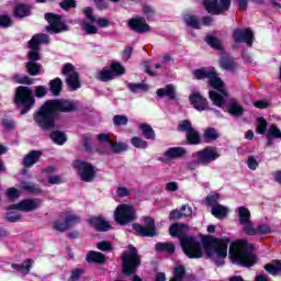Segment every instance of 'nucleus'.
Wrapping results in <instances>:
<instances>
[{
    "label": "nucleus",
    "mask_w": 281,
    "mask_h": 281,
    "mask_svg": "<svg viewBox=\"0 0 281 281\" xmlns=\"http://www.w3.org/2000/svg\"><path fill=\"white\" fill-rule=\"evenodd\" d=\"M24 190L30 192V194H41L43 192V190L36 184H25Z\"/></svg>",
    "instance_id": "60"
},
{
    "label": "nucleus",
    "mask_w": 281,
    "mask_h": 281,
    "mask_svg": "<svg viewBox=\"0 0 281 281\" xmlns=\"http://www.w3.org/2000/svg\"><path fill=\"white\" fill-rule=\"evenodd\" d=\"M41 201L38 199H24L16 204L5 206L7 212L12 210H19L20 212H34L37 207H41Z\"/></svg>",
    "instance_id": "13"
},
{
    "label": "nucleus",
    "mask_w": 281,
    "mask_h": 281,
    "mask_svg": "<svg viewBox=\"0 0 281 281\" xmlns=\"http://www.w3.org/2000/svg\"><path fill=\"white\" fill-rule=\"evenodd\" d=\"M220 12H227L232 8V0H220L218 3Z\"/></svg>",
    "instance_id": "61"
},
{
    "label": "nucleus",
    "mask_w": 281,
    "mask_h": 281,
    "mask_svg": "<svg viewBox=\"0 0 281 281\" xmlns=\"http://www.w3.org/2000/svg\"><path fill=\"white\" fill-rule=\"evenodd\" d=\"M238 214H239V225H245V223H249L251 221V212L249 211V209L245 206H239Z\"/></svg>",
    "instance_id": "39"
},
{
    "label": "nucleus",
    "mask_w": 281,
    "mask_h": 281,
    "mask_svg": "<svg viewBox=\"0 0 281 281\" xmlns=\"http://www.w3.org/2000/svg\"><path fill=\"white\" fill-rule=\"evenodd\" d=\"M155 249L158 254H173L176 247L172 241H167V243H157L155 245Z\"/></svg>",
    "instance_id": "36"
},
{
    "label": "nucleus",
    "mask_w": 281,
    "mask_h": 281,
    "mask_svg": "<svg viewBox=\"0 0 281 281\" xmlns=\"http://www.w3.org/2000/svg\"><path fill=\"white\" fill-rule=\"evenodd\" d=\"M41 157H43V151L41 150L29 151V154H26L23 159L24 168H32L34 164H38V161L41 160Z\"/></svg>",
    "instance_id": "23"
},
{
    "label": "nucleus",
    "mask_w": 281,
    "mask_h": 281,
    "mask_svg": "<svg viewBox=\"0 0 281 281\" xmlns=\"http://www.w3.org/2000/svg\"><path fill=\"white\" fill-rule=\"evenodd\" d=\"M196 160H191L187 164L188 170H196L199 166H207V164H212V161H216L221 154H218V148L214 146H206L201 150L192 154Z\"/></svg>",
    "instance_id": "5"
},
{
    "label": "nucleus",
    "mask_w": 281,
    "mask_h": 281,
    "mask_svg": "<svg viewBox=\"0 0 281 281\" xmlns=\"http://www.w3.org/2000/svg\"><path fill=\"white\" fill-rule=\"evenodd\" d=\"M188 155V150L183 147H170L166 150V159H181Z\"/></svg>",
    "instance_id": "26"
},
{
    "label": "nucleus",
    "mask_w": 281,
    "mask_h": 281,
    "mask_svg": "<svg viewBox=\"0 0 281 281\" xmlns=\"http://www.w3.org/2000/svg\"><path fill=\"white\" fill-rule=\"evenodd\" d=\"M156 95H158V98H168V100H177V91L172 85H167L165 88H159L156 91Z\"/></svg>",
    "instance_id": "27"
},
{
    "label": "nucleus",
    "mask_w": 281,
    "mask_h": 281,
    "mask_svg": "<svg viewBox=\"0 0 281 281\" xmlns=\"http://www.w3.org/2000/svg\"><path fill=\"white\" fill-rule=\"evenodd\" d=\"M221 135H218V131L214 127H209L204 131L203 138L205 144H210V142H216Z\"/></svg>",
    "instance_id": "38"
},
{
    "label": "nucleus",
    "mask_w": 281,
    "mask_h": 281,
    "mask_svg": "<svg viewBox=\"0 0 281 281\" xmlns=\"http://www.w3.org/2000/svg\"><path fill=\"white\" fill-rule=\"evenodd\" d=\"M221 199V194L214 193V194H209L205 198V204L209 207H216L218 205V200Z\"/></svg>",
    "instance_id": "50"
},
{
    "label": "nucleus",
    "mask_w": 281,
    "mask_h": 281,
    "mask_svg": "<svg viewBox=\"0 0 281 281\" xmlns=\"http://www.w3.org/2000/svg\"><path fill=\"white\" fill-rule=\"evenodd\" d=\"M41 64L36 61H26L25 69L29 76H38L41 74Z\"/></svg>",
    "instance_id": "42"
},
{
    "label": "nucleus",
    "mask_w": 281,
    "mask_h": 281,
    "mask_svg": "<svg viewBox=\"0 0 281 281\" xmlns=\"http://www.w3.org/2000/svg\"><path fill=\"white\" fill-rule=\"evenodd\" d=\"M128 89L132 93H139V91H148V86L146 83H130Z\"/></svg>",
    "instance_id": "54"
},
{
    "label": "nucleus",
    "mask_w": 281,
    "mask_h": 281,
    "mask_svg": "<svg viewBox=\"0 0 281 281\" xmlns=\"http://www.w3.org/2000/svg\"><path fill=\"white\" fill-rule=\"evenodd\" d=\"M177 131L186 133L187 144L189 146H199L202 144L201 134L194 127L189 120H183L178 124Z\"/></svg>",
    "instance_id": "10"
},
{
    "label": "nucleus",
    "mask_w": 281,
    "mask_h": 281,
    "mask_svg": "<svg viewBox=\"0 0 281 281\" xmlns=\"http://www.w3.org/2000/svg\"><path fill=\"white\" fill-rule=\"evenodd\" d=\"M202 5L206 10V12L209 14H212L213 16H218L220 14H222L218 7V0H203Z\"/></svg>",
    "instance_id": "28"
},
{
    "label": "nucleus",
    "mask_w": 281,
    "mask_h": 281,
    "mask_svg": "<svg viewBox=\"0 0 281 281\" xmlns=\"http://www.w3.org/2000/svg\"><path fill=\"white\" fill-rule=\"evenodd\" d=\"M218 65L224 71H236L238 69V64L227 54L220 57Z\"/></svg>",
    "instance_id": "22"
},
{
    "label": "nucleus",
    "mask_w": 281,
    "mask_h": 281,
    "mask_svg": "<svg viewBox=\"0 0 281 281\" xmlns=\"http://www.w3.org/2000/svg\"><path fill=\"white\" fill-rule=\"evenodd\" d=\"M80 223V216L69 214L66 215L64 221L56 220L53 222V228L56 229V232H67V229H71V227H76Z\"/></svg>",
    "instance_id": "14"
},
{
    "label": "nucleus",
    "mask_w": 281,
    "mask_h": 281,
    "mask_svg": "<svg viewBox=\"0 0 281 281\" xmlns=\"http://www.w3.org/2000/svg\"><path fill=\"white\" fill-rule=\"evenodd\" d=\"M201 243L192 235L180 238L181 249L191 260L203 258L204 249L206 258H211L215 267H224L227 258V247L232 243L229 237L218 238L206 235L201 238Z\"/></svg>",
    "instance_id": "1"
},
{
    "label": "nucleus",
    "mask_w": 281,
    "mask_h": 281,
    "mask_svg": "<svg viewBox=\"0 0 281 281\" xmlns=\"http://www.w3.org/2000/svg\"><path fill=\"white\" fill-rule=\"evenodd\" d=\"M80 102L69 99H50L33 113L35 124L42 131H52L56 127V115L58 113H76Z\"/></svg>",
    "instance_id": "2"
},
{
    "label": "nucleus",
    "mask_w": 281,
    "mask_h": 281,
    "mask_svg": "<svg viewBox=\"0 0 281 281\" xmlns=\"http://www.w3.org/2000/svg\"><path fill=\"white\" fill-rule=\"evenodd\" d=\"M14 25V22L12 21V18L8 14H1L0 15V27L8 29L12 27Z\"/></svg>",
    "instance_id": "51"
},
{
    "label": "nucleus",
    "mask_w": 281,
    "mask_h": 281,
    "mask_svg": "<svg viewBox=\"0 0 281 281\" xmlns=\"http://www.w3.org/2000/svg\"><path fill=\"white\" fill-rule=\"evenodd\" d=\"M127 26L136 34H147V32H150V25L146 23V19L144 16L130 19L127 21Z\"/></svg>",
    "instance_id": "15"
},
{
    "label": "nucleus",
    "mask_w": 281,
    "mask_h": 281,
    "mask_svg": "<svg viewBox=\"0 0 281 281\" xmlns=\"http://www.w3.org/2000/svg\"><path fill=\"white\" fill-rule=\"evenodd\" d=\"M110 146L112 147L114 155H120L121 153L128 150V145L126 143H115L112 140L110 142Z\"/></svg>",
    "instance_id": "48"
},
{
    "label": "nucleus",
    "mask_w": 281,
    "mask_h": 281,
    "mask_svg": "<svg viewBox=\"0 0 281 281\" xmlns=\"http://www.w3.org/2000/svg\"><path fill=\"white\" fill-rule=\"evenodd\" d=\"M74 166L78 172L80 181L83 183H93L98 177V169L93 164L85 160H75Z\"/></svg>",
    "instance_id": "7"
},
{
    "label": "nucleus",
    "mask_w": 281,
    "mask_h": 281,
    "mask_svg": "<svg viewBox=\"0 0 281 281\" xmlns=\"http://www.w3.org/2000/svg\"><path fill=\"white\" fill-rule=\"evenodd\" d=\"M266 146H274L276 142H273V139H281V131L278 128V126L272 125L269 127L266 134Z\"/></svg>",
    "instance_id": "29"
},
{
    "label": "nucleus",
    "mask_w": 281,
    "mask_h": 281,
    "mask_svg": "<svg viewBox=\"0 0 281 281\" xmlns=\"http://www.w3.org/2000/svg\"><path fill=\"white\" fill-rule=\"evenodd\" d=\"M189 102L193 106V109H195V111L201 112V111H207V109H210V102L199 91H193L189 95Z\"/></svg>",
    "instance_id": "16"
},
{
    "label": "nucleus",
    "mask_w": 281,
    "mask_h": 281,
    "mask_svg": "<svg viewBox=\"0 0 281 281\" xmlns=\"http://www.w3.org/2000/svg\"><path fill=\"white\" fill-rule=\"evenodd\" d=\"M257 234H261V235L271 234V227H269V225L267 224H261L256 228V235Z\"/></svg>",
    "instance_id": "63"
},
{
    "label": "nucleus",
    "mask_w": 281,
    "mask_h": 281,
    "mask_svg": "<svg viewBox=\"0 0 281 281\" xmlns=\"http://www.w3.org/2000/svg\"><path fill=\"white\" fill-rule=\"evenodd\" d=\"M184 23L188 27H192L193 30H201V21L196 15H188L184 18Z\"/></svg>",
    "instance_id": "45"
},
{
    "label": "nucleus",
    "mask_w": 281,
    "mask_h": 281,
    "mask_svg": "<svg viewBox=\"0 0 281 281\" xmlns=\"http://www.w3.org/2000/svg\"><path fill=\"white\" fill-rule=\"evenodd\" d=\"M145 225L134 223L132 229L135 236L140 238H155L157 236V226L155 225V218L150 216H143Z\"/></svg>",
    "instance_id": "8"
},
{
    "label": "nucleus",
    "mask_w": 281,
    "mask_h": 281,
    "mask_svg": "<svg viewBox=\"0 0 281 281\" xmlns=\"http://www.w3.org/2000/svg\"><path fill=\"white\" fill-rule=\"evenodd\" d=\"M48 87L52 95H55V98H58V95L63 93V79H60L59 77L52 79L48 82Z\"/></svg>",
    "instance_id": "31"
},
{
    "label": "nucleus",
    "mask_w": 281,
    "mask_h": 281,
    "mask_svg": "<svg viewBox=\"0 0 281 281\" xmlns=\"http://www.w3.org/2000/svg\"><path fill=\"white\" fill-rule=\"evenodd\" d=\"M86 260L93 265H104L109 259L102 252L90 250L86 256Z\"/></svg>",
    "instance_id": "25"
},
{
    "label": "nucleus",
    "mask_w": 281,
    "mask_h": 281,
    "mask_svg": "<svg viewBox=\"0 0 281 281\" xmlns=\"http://www.w3.org/2000/svg\"><path fill=\"white\" fill-rule=\"evenodd\" d=\"M131 144L134 146V148H138L140 150H146V148H148V143L139 136L132 137Z\"/></svg>",
    "instance_id": "47"
},
{
    "label": "nucleus",
    "mask_w": 281,
    "mask_h": 281,
    "mask_svg": "<svg viewBox=\"0 0 281 281\" xmlns=\"http://www.w3.org/2000/svg\"><path fill=\"white\" fill-rule=\"evenodd\" d=\"M45 95H47L45 86H37L34 90L27 86H19L13 102L16 109H20V115H27V112L36 106V98L43 99Z\"/></svg>",
    "instance_id": "4"
},
{
    "label": "nucleus",
    "mask_w": 281,
    "mask_h": 281,
    "mask_svg": "<svg viewBox=\"0 0 281 281\" xmlns=\"http://www.w3.org/2000/svg\"><path fill=\"white\" fill-rule=\"evenodd\" d=\"M45 43L49 44V35L40 33L33 35V37L29 41L30 52L27 54L29 63H36V60H41V45Z\"/></svg>",
    "instance_id": "9"
},
{
    "label": "nucleus",
    "mask_w": 281,
    "mask_h": 281,
    "mask_svg": "<svg viewBox=\"0 0 281 281\" xmlns=\"http://www.w3.org/2000/svg\"><path fill=\"white\" fill-rule=\"evenodd\" d=\"M45 20L49 24L46 26L48 34H60V32H69V26L63 22V18L54 13H45Z\"/></svg>",
    "instance_id": "11"
},
{
    "label": "nucleus",
    "mask_w": 281,
    "mask_h": 281,
    "mask_svg": "<svg viewBox=\"0 0 281 281\" xmlns=\"http://www.w3.org/2000/svg\"><path fill=\"white\" fill-rule=\"evenodd\" d=\"M256 247L247 239H238L229 245L228 259L232 265L249 269L258 262V257L254 254Z\"/></svg>",
    "instance_id": "3"
},
{
    "label": "nucleus",
    "mask_w": 281,
    "mask_h": 281,
    "mask_svg": "<svg viewBox=\"0 0 281 281\" xmlns=\"http://www.w3.org/2000/svg\"><path fill=\"white\" fill-rule=\"evenodd\" d=\"M263 269L270 276H278L279 273H281V260L274 259L272 263L265 265Z\"/></svg>",
    "instance_id": "35"
},
{
    "label": "nucleus",
    "mask_w": 281,
    "mask_h": 281,
    "mask_svg": "<svg viewBox=\"0 0 281 281\" xmlns=\"http://www.w3.org/2000/svg\"><path fill=\"white\" fill-rule=\"evenodd\" d=\"M211 213L215 218H225L227 216L228 210L227 206L217 204L216 206L212 207Z\"/></svg>",
    "instance_id": "43"
},
{
    "label": "nucleus",
    "mask_w": 281,
    "mask_h": 281,
    "mask_svg": "<svg viewBox=\"0 0 281 281\" xmlns=\"http://www.w3.org/2000/svg\"><path fill=\"white\" fill-rule=\"evenodd\" d=\"M114 221L121 227H126L137 221V211L132 204H119L114 210Z\"/></svg>",
    "instance_id": "6"
},
{
    "label": "nucleus",
    "mask_w": 281,
    "mask_h": 281,
    "mask_svg": "<svg viewBox=\"0 0 281 281\" xmlns=\"http://www.w3.org/2000/svg\"><path fill=\"white\" fill-rule=\"evenodd\" d=\"M227 113H229L232 117H243L245 115V108L235 101V99H231L228 101Z\"/></svg>",
    "instance_id": "24"
},
{
    "label": "nucleus",
    "mask_w": 281,
    "mask_h": 281,
    "mask_svg": "<svg viewBox=\"0 0 281 281\" xmlns=\"http://www.w3.org/2000/svg\"><path fill=\"white\" fill-rule=\"evenodd\" d=\"M205 43L209 44L212 49H216L217 52H223V42L214 35H206L204 38Z\"/></svg>",
    "instance_id": "37"
},
{
    "label": "nucleus",
    "mask_w": 281,
    "mask_h": 281,
    "mask_svg": "<svg viewBox=\"0 0 281 281\" xmlns=\"http://www.w3.org/2000/svg\"><path fill=\"white\" fill-rule=\"evenodd\" d=\"M66 83L72 91H78V89L82 87V83H80V75L76 71L67 76Z\"/></svg>",
    "instance_id": "32"
},
{
    "label": "nucleus",
    "mask_w": 281,
    "mask_h": 281,
    "mask_svg": "<svg viewBox=\"0 0 281 281\" xmlns=\"http://www.w3.org/2000/svg\"><path fill=\"white\" fill-rule=\"evenodd\" d=\"M139 128L145 137V139H153L155 140V130L149 124L143 123L139 125Z\"/></svg>",
    "instance_id": "44"
},
{
    "label": "nucleus",
    "mask_w": 281,
    "mask_h": 281,
    "mask_svg": "<svg viewBox=\"0 0 281 281\" xmlns=\"http://www.w3.org/2000/svg\"><path fill=\"white\" fill-rule=\"evenodd\" d=\"M78 5V2L76 0H61L59 2V8H61V10H71V8H76Z\"/></svg>",
    "instance_id": "56"
},
{
    "label": "nucleus",
    "mask_w": 281,
    "mask_h": 281,
    "mask_svg": "<svg viewBox=\"0 0 281 281\" xmlns=\"http://www.w3.org/2000/svg\"><path fill=\"white\" fill-rule=\"evenodd\" d=\"M34 267V259H25L22 263H11V269H14V271H18V273H21L23 278L25 276H30V271H32V268Z\"/></svg>",
    "instance_id": "20"
},
{
    "label": "nucleus",
    "mask_w": 281,
    "mask_h": 281,
    "mask_svg": "<svg viewBox=\"0 0 281 281\" xmlns=\"http://www.w3.org/2000/svg\"><path fill=\"white\" fill-rule=\"evenodd\" d=\"M49 137L52 139V142L54 144H56L57 146H64L65 143L67 142V134H65V132H61V131H53L50 134H49Z\"/></svg>",
    "instance_id": "34"
},
{
    "label": "nucleus",
    "mask_w": 281,
    "mask_h": 281,
    "mask_svg": "<svg viewBox=\"0 0 281 281\" xmlns=\"http://www.w3.org/2000/svg\"><path fill=\"white\" fill-rule=\"evenodd\" d=\"M209 98L211 100V102H213V104L215 106H218L220 109H223V106H225V102H227V100L225 98H227V95H223V93L215 91V90H210L209 91Z\"/></svg>",
    "instance_id": "30"
},
{
    "label": "nucleus",
    "mask_w": 281,
    "mask_h": 281,
    "mask_svg": "<svg viewBox=\"0 0 281 281\" xmlns=\"http://www.w3.org/2000/svg\"><path fill=\"white\" fill-rule=\"evenodd\" d=\"M143 13L145 14V16L147 19H153V16H155V14H156V11H155V8H153V5L144 4L143 5Z\"/></svg>",
    "instance_id": "59"
},
{
    "label": "nucleus",
    "mask_w": 281,
    "mask_h": 281,
    "mask_svg": "<svg viewBox=\"0 0 281 281\" xmlns=\"http://www.w3.org/2000/svg\"><path fill=\"white\" fill-rule=\"evenodd\" d=\"M169 234L172 238H184L188 234V224L183 223H175L171 224L169 227Z\"/></svg>",
    "instance_id": "21"
},
{
    "label": "nucleus",
    "mask_w": 281,
    "mask_h": 281,
    "mask_svg": "<svg viewBox=\"0 0 281 281\" xmlns=\"http://www.w3.org/2000/svg\"><path fill=\"white\" fill-rule=\"evenodd\" d=\"M7 196H8L9 201H14L21 196V191H19V189H16L14 187L9 188L7 191Z\"/></svg>",
    "instance_id": "57"
},
{
    "label": "nucleus",
    "mask_w": 281,
    "mask_h": 281,
    "mask_svg": "<svg viewBox=\"0 0 281 281\" xmlns=\"http://www.w3.org/2000/svg\"><path fill=\"white\" fill-rule=\"evenodd\" d=\"M267 126H269V123H267V119H265L263 116L258 117L256 133H258V135H267Z\"/></svg>",
    "instance_id": "46"
},
{
    "label": "nucleus",
    "mask_w": 281,
    "mask_h": 281,
    "mask_svg": "<svg viewBox=\"0 0 281 281\" xmlns=\"http://www.w3.org/2000/svg\"><path fill=\"white\" fill-rule=\"evenodd\" d=\"M85 273L83 269L77 268L71 271L70 278L68 279L69 281H78L80 280V277Z\"/></svg>",
    "instance_id": "62"
},
{
    "label": "nucleus",
    "mask_w": 281,
    "mask_h": 281,
    "mask_svg": "<svg viewBox=\"0 0 281 281\" xmlns=\"http://www.w3.org/2000/svg\"><path fill=\"white\" fill-rule=\"evenodd\" d=\"M97 249H99L100 251H111V249H113V245L111 244V241H99L97 244Z\"/></svg>",
    "instance_id": "58"
},
{
    "label": "nucleus",
    "mask_w": 281,
    "mask_h": 281,
    "mask_svg": "<svg viewBox=\"0 0 281 281\" xmlns=\"http://www.w3.org/2000/svg\"><path fill=\"white\" fill-rule=\"evenodd\" d=\"M188 216H192V209H188L187 213L179 210H172L169 213V221H181V218H188Z\"/></svg>",
    "instance_id": "40"
},
{
    "label": "nucleus",
    "mask_w": 281,
    "mask_h": 281,
    "mask_svg": "<svg viewBox=\"0 0 281 281\" xmlns=\"http://www.w3.org/2000/svg\"><path fill=\"white\" fill-rule=\"evenodd\" d=\"M244 225V234H246V236H256V227H254V222H247Z\"/></svg>",
    "instance_id": "55"
},
{
    "label": "nucleus",
    "mask_w": 281,
    "mask_h": 281,
    "mask_svg": "<svg viewBox=\"0 0 281 281\" xmlns=\"http://www.w3.org/2000/svg\"><path fill=\"white\" fill-rule=\"evenodd\" d=\"M216 68L211 67V68H198L193 70V77L195 80H205L207 78L210 80L211 76L214 74Z\"/></svg>",
    "instance_id": "33"
},
{
    "label": "nucleus",
    "mask_w": 281,
    "mask_h": 281,
    "mask_svg": "<svg viewBox=\"0 0 281 281\" xmlns=\"http://www.w3.org/2000/svg\"><path fill=\"white\" fill-rule=\"evenodd\" d=\"M82 146L86 150V153H88V155H91V153H93V147L91 146V136L83 134L82 135Z\"/></svg>",
    "instance_id": "53"
},
{
    "label": "nucleus",
    "mask_w": 281,
    "mask_h": 281,
    "mask_svg": "<svg viewBox=\"0 0 281 281\" xmlns=\"http://www.w3.org/2000/svg\"><path fill=\"white\" fill-rule=\"evenodd\" d=\"M113 78V71L111 69L103 68L98 74V80L101 82H109Z\"/></svg>",
    "instance_id": "49"
},
{
    "label": "nucleus",
    "mask_w": 281,
    "mask_h": 281,
    "mask_svg": "<svg viewBox=\"0 0 281 281\" xmlns=\"http://www.w3.org/2000/svg\"><path fill=\"white\" fill-rule=\"evenodd\" d=\"M82 30H85L86 34H88L89 36H91V34H98V27H95L94 25L89 24V23H86L82 26Z\"/></svg>",
    "instance_id": "64"
},
{
    "label": "nucleus",
    "mask_w": 281,
    "mask_h": 281,
    "mask_svg": "<svg viewBox=\"0 0 281 281\" xmlns=\"http://www.w3.org/2000/svg\"><path fill=\"white\" fill-rule=\"evenodd\" d=\"M113 124L114 126H126L128 124V116L122 114L114 115Z\"/></svg>",
    "instance_id": "52"
},
{
    "label": "nucleus",
    "mask_w": 281,
    "mask_h": 281,
    "mask_svg": "<svg viewBox=\"0 0 281 281\" xmlns=\"http://www.w3.org/2000/svg\"><path fill=\"white\" fill-rule=\"evenodd\" d=\"M14 19H25L32 16V5L27 3L20 2L13 8Z\"/></svg>",
    "instance_id": "19"
},
{
    "label": "nucleus",
    "mask_w": 281,
    "mask_h": 281,
    "mask_svg": "<svg viewBox=\"0 0 281 281\" xmlns=\"http://www.w3.org/2000/svg\"><path fill=\"white\" fill-rule=\"evenodd\" d=\"M110 71H112L113 78H117L120 76H124L126 74V68L122 66V64L117 61H113L110 64Z\"/></svg>",
    "instance_id": "41"
},
{
    "label": "nucleus",
    "mask_w": 281,
    "mask_h": 281,
    "mask_svg": "<svg viewBox=\"0 0 281 281\" xmlns=\"http://www.w3.org/2000/svg\"><path fill=\"white\" fill-rule=\"evenodd\" d=\"M88 223L91 227H94L95 232H110L112 229L111 224L100 216L88 218Z\"/></svg>",
    "instance_id": "17"
},
{
    "label": "nucleus",
    "mask_w": 281,
    "mask_h": 281,
    "mask_svg": "<svg viewBox=\"0 0 281 281\" xmlns=\"http://www.w3.org/2000/svg\"><path fill=\"white\" fill-rule=\"evenodd\" d=\"M209 85L212 87V89L222 93V95H229L227 90H225V82L223 79H221V77H218V72H216V70L213 71L211 78L209 79Z\"/></svg>",
    "instance_id": "18"
},
{
    "label": "nucleus",
    "mask_w": 281,
    "mask_h": 281,
    "mask_svg": "<svg viewBox=\"0 0 281 281\" xmlns=\"http://www.w3.org/2000/svg\"><path fill=\"white\" fill-rule=\"evenodd\" d=\"M232 38L234 43L240 45V43H246L248 47H254V31L251 29H235L232 33Z\"/></svg>",
    "instance_id": "12"
}]
</instances>
